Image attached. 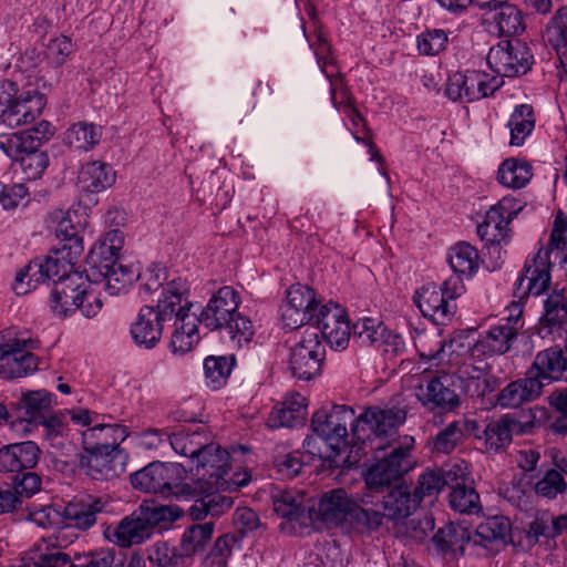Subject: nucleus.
<instances>
[{
	"instance_id": "f257e3e1",
	"label": "nucleus",
	"mask_w": 567,
	"mask_h": 567,
	"mask_svg": "<svg viewBox=\"0 0 567 567\" xmlns=\"http://www.w3.org/2000/svg\"><path fill=\"white\" fill-rule=\"evenodd\" d=\"M555 251L563 255L560 267L567 275V216L560 210L555 216L548 245L526 259L523 271L514 285L516 297L539 296L547 290L551 280L550 255Z\"/></svg>"
},
{
	"instance_id": "f03ea898",
	"label": "nucleus",
	"mask_w": 567,
	"mask_h": 567,
	"mask_svg": "<svg viewBox=\"0 0 567 567\" xmlns=\"http://www.w3.org/2000/svg\"><path fill=\"white\" fill-rule=\"evenodd\" d=\"M189 292V285L183 278H174L161 291L157 303L143 306L130 326V336L141 349H154L161 341L164 327L174 318V307L179 305L181 296Z\"/></svg>"
},
{
	"instance_id": "7ed1b4c3",
	"label": "nucleus",
	"mask_w": 567,
	"mask_h": 567,
	"mask_svg": "<svg viewBox=\"0 0 567 567\" xmlns=\"http://www.w3.org/2000/svg\"><path fill=\"white\" fill-rule=\"evenodd\" d=\"M406 413L398 406L380 408L369 406L359 416L352 427V439L360 443L358 451L363 454L380 452L391 449L396 444H404L394 441L399 427L405 422Z\"/></svg>"
},
{
	"instance_id": "20e7f679",
	"label": "nucleus",
	"mask_w": 567,
	"mask_h": 567,
	"mask_svg": "<svg viewBox=\"0 0 567 567\" xmlns=\"http://www.w3.org/2000/svg\"><path fill=\"white\" fill-rule=\"evenodd\" d=\"M370 504L369 496L352 497L344 489L338 488L322 496L318 509L326 523L375 530L381 526V515Z\"/></svg>"
},
{
	"instance_id": "39448f33",
	"label": "nucleus",
	"mask_w": 567,
	"mask_h": 567,
	"mask_svg": "<svg viewBox=\"0 0 567 567\" xmlns=\"http://www.w3.org/2000/svg\"><path fill=\"white\" fill-rule=\"evenodd\" d=\"M91 276L73 272L58 280L50 293L49 306L54 316L65 318L80 310L85 318H94L103 307L100 293L92 289Z\"/></svg>"
},
{
	"instance_id": "423d86ee",
	"label": "nucleus",
	"mask_w": 567,
	"mask_h": 567,
	"mask_svg": "<svg viewBox=\"0 0 567 567\" xmlns=\"http://www.w3.org/2000/svg\"><path fill=\"white\" fill-rule=\"evenodd\" d=\"M190 471L197 477L200 485H206L208 491H237L247 485L250 474L247 471H230V455L218 444L207 442L203 451L189 465Z\"/></svg>"
},
{
	"instance_id": "0eeeda50",
	"label": "nucleus",
	"mask_w": 567,
	"mask_h": 567,
	"mask_svg": "<svg viewBox=\"0 0 567 567\" xmlns=\"http://www.w3.org/2000/svg\"><path fill=\"white\" fill-rule=\"evenodd\" d=\"M185 468L178 463L155 461L131 474V484L135 489L145 493L162 494L164 496L178 495L193 496L188 485H184Z\"/></svg>"
},
{
	"instance_id": "6e6552de",
	"label": "nucleus",
	"mask_w": 567,
	"mask_h": 567,
	"mask_svg": "<svg viewBox=\"0 0 567 567\" xmlns=\"http://www.w3.org/2000/svg\"><path fill=\"white\" fill-rule=\"evenodd\" d=\"M357 423L355 412L347 405L321 408L311 420L313 433L326 441L332 452L338 453L341 445H346L351 429Z\"/></svg>"
},
{
	"instance_id": "1a4fd4ad",
	"label": "nucleus",
	"mask_w": 567,
	"mask_h": 567,
	"mask_svg": "<svg viewBox=\"0 0 567 567\" xmlns=\"http://www.w3.org/2000/svg\"><path fill=\"white\" fill-rule=\"evenodd\" d=\"M413 443V437L404 436V444L392 446L388 454L368 468L364 481L369 491L379 492L399 480L403 473L411 468L409 452Z\"/></svg>"
},
{
	"instance_id": "9d476101",
	"label": "nucleus",
	"mask_w": 567,
	"mask_h": 567,
	"mask_svg": "<svg viewBox=\"0 0 567 567\" xmlns=\"http://www.w3.org/2000/svg\"><path fill=\"white\" fill-rule=\"evenodd\" d=\"M28 343L11 329L0 332V378H23L38 369V358L28 350Z\"/></svg>"
},
{
	"instance_id": "9b49d317",
	"label": "nucleus",
	"mask_w": 567,
	"mask_h": 567,
	"mask_svg": "<svg viewBox=\"0 0 567 567\" xmlns=\"http://www.w3.org/2000/svg\"><path fill=\"white\" fill-rule=\"evenodd\" d=\"M508 315L492 324L481 333L476 347L483 354H504L524 328L523 307L518 302H512L507 307Z\"/></svg>"
},
{
	"instance_id": "f8f14e48",
	"label": "nucleus",
	"mask_w": 567,
	"mask_h": 567,
	"mask_svg": "<svg viewBox=\"0 0 567 567\" xmlns=\"http://www.w3.org/2000/svg\"><path fill=\"white\" fill-rule=\"evenodd\" d=\"M489 69L503 80L527 73L533 64V54L519 40H503L493 45L486 56Z\"/></svg>"
},
{
	"instance_id": "ddd939ff",
	"label": "nucleus",
	"mask_w": 567,
	"mask_h": 567,
	"mask_svg": "<svg viewBox=\"0 0 567 567\" xmlns=\"http://www.w3.org/2000/svg\"><path fill=\"white\" fill-rule=\"evenodd\" d=\"M503 83L501 78L484 71L466 70L449 76L445 94L454 102H474L493 95Z\"/></svg>"
},
{
	"instance_id": "4468645a",
	"label": "nucleus",
	"mask_w": 567,
	"mask_h": 567,
	"mask_svg": "<svg viewBox=\"0 0 567 567\" xmlns=\"http://www.w3.org/2000/svg\"><path fill=\"white\" fill-rule=\"evenodd\" d=\"M330 45L328 41L321 37L318 39V44L315 49V54L317 56V62L322 73L330 82V93L331 101L333 106L346 114V117L351 123L350 131L352 132L353 137L359 143H364V138L360 137L358 134L361 128L364 126V120L358 110L352 105L350 100L346 94L342 95L340 101L337 100V90L339 87H344L342 79L336 76L334 70H329V68L334 69L332 63V58L329 56Z\"/></svg>"
},
{
	"instance_id": "2eb2a0df",
	"label": "nucleus",
	"mask_w": 567,
	"mask_h": 567,
	"mask_svg": "<svg viewBox=\"0 0 567 567\" xmlns=\"http://www.w3.org/2000/svg\"><path fill=\"white\" fill-rule=\"evenodd\" d=\"M324 355L326 348L318 332L307 329L291 349L289 369L295 378L309 381L320 374Z\"/></svg>"
},
{
	"instance_id": "dca6fc26",
	"label": "nucleus",
	"mask_w": 567,
	"mask_h": 567,
	"mask_svg": "<svg viewBox=\"0 0 567 567\" xmlns=\"http://www.w3.org/2000/svg\"><path fill=\"white\" fill-rule=\"evenodd\" d=\"M312 321L332 350L343 351L348 348L351 326L341 306L333 302L320 306Z\"/></svg>"
},
{
	"instance_id": "f3484780",
	"label": "nucleus",
	"mask_w": 567,
	"mask_h": 567,
	"mask_svg": "<svg viewBox=\"0 0 567 567\" xmlns=\"http://www.w3.org/2000/svg\"><path fill=\"white\" fill-rule=\"evenodd\" d=\"M318 309L313 289L300 284L292 285L280 307V320L285 328L295 330L312 321Z\"/></svg>"
},
{
	"instance_id": "a211bd4d",
	"label": "nucleus",
	"mask_w": 567,
	"mask_h": 567,
	"mask_svg": "<svg viewBox=\"0 0 567 567\" xmlns=\"http://www.w3.org/2000/svg\"><path fill=\"white\" fill-rule=\"evenodd\" d=\"M192 302L188 300V293L181 296L179 305L174 307L175 313L173 322V332L171 336L169 348L174 354L183 355L189 352L198 342V316L190 312Z\"/></svg>"
},
{
	"instance_id": "6ab92c4d",
	"label": "nucleus",
	"mask_w": 567,
	"mask_h": 567,
	"mask_svg": "<svg viewBox=\"0 0 567 567\" xmlns=\"http://www.w3.org/2000/svg\"><path fill=\"white\" fill-rule=\"evenodd\" d=\"M53 394L47 390H34L23 393L17 404L18 415L10 421L12 431L29 434L34 425L42 419L44 412L52 406Z\"/></svg>"
},
{
	"instance_id": "aec40b11",
	"label": "nucleus",
	"mask_w": 567,
	"mask_h": 567,
	"mask_svg": "<svg viewBox=\"0 0 567 567\" xmlns=\"http://www.w3.org/2000/svg\"><path fill=\"white\" fill-rule=\"evenodd\" d=\"M80 464L86 474L96 481H109L120 476L126 466L127 455L120 447H107L93 452H85Z\"/></svg>"
},
{
	"instance_id": "412c9836",
	"label": "nucleus",
	"mask_w": 567,
	"mask_h": 567,
	"mask_svg": "<svg viewBox=\"0 0 567 567\" xmlns=\"http://www.w3.org/2000/svg\"><path fill=\"white\" fill-rule=\"evenodd\" d=\"M538 334L551 341H567V295L564 289L545 299Z\"/></svg>"
},
{
	"instance_id": "4be33fe9",
	"label": "nucleus",
	"mask_w": 567,
	"mask_h": 567,
	"mask_svg": "<svg viewBox=\"0 0 567 567\" xmlns=\"http://www.w3.org/2000/svg\"><path fill=\"white\" fill-rule=\"evenodd\" d=\"M239 295L234 288L221 287L209 299L198 319L210 330L221 329L239 313Z\"/></svg>"
},
{
	"instance_id": "5701e85b",
	"label": "nucleus",
	"mask_w": 567,
	"mask_h": 567,
	"mask_svg": "<svg viewBox=\"0 0 567 567\" xmlns=\"http://www.w3.org/2000/svg\"><path fill=\"white\" fill-rule=\"evenodd\" d=\"M454 385V372L442 371L425 385H419L415 395L417 400L429 409L441 408L444 410H453L460 403L458 396L453 389Z\"/></svg>"
},
{
	"instance_id": "b1692460",
	"label": "nucleus",
	"mask_w": 567,
	"mask_h": 567,
	"mask_svg": "<svg viewBox=\"0 0 567 567\" xmlns=\"http://www.w3.org/2000/svg\"><path fill=\"white\" fill-rule=\"evenodd\" d=\"M414 302L422 315L435 324H445L452 320L456 303L452 302L434 284L425 285L414 296Z\"/></svg>"
},
{
	"instance_id": "393cba45",
	"label": "nucleus",
	"mask_w": 567,
	"mask_h": 567,
	"mask_svg": "<svg viewBox=\"0 0 567 567\" xmlns=\"http://www.w3.org/2000/svg\"><path fill=\"white\" fill-rule=\"evenodd\" d=\"M52 220L56 237L64 243L62 247L80 256L84 249L80 234L87 224L86 215L81 209L59 210L52 215Z\"/></svg>"
},
{
	"instance_id": "a878e982",
	"label": "nucleus",
	"mask_w": 567,
	"mask_h": 567,
	"mask_svg": "<svg viewBox=\"0 0 567 567\" xmlns=\"http://www.w3.org/2000/svg\"><path fill=\"white\" fill-rule=\"evenodd\" d=\"M47 104L45 97L37 90H27L17 101L1 111V120L10 127L27 125L35 121Z\"/></svg>"
},
{
	"instance_id": "bb28decb",
	"label": "nucleus",
	"mask_w": 567,
	"mask_h": 567,
	"mask_svg": "<svg viewBox=\"0 0 567 567\" xmlns=\"http://www.w3.org/2000/svg\"><path fill=\"white\" fill-rule=\"evenodd\" d=\"M544 386L553 381L567 382V352L559 347H550L538 352L528 370Z\"/></svg>"
},
{
	"instance_id": "cd10ccee",
	"label": "nucleus",
	"mask_w": 567,
	"mask_h": 567,
	"mask_svg": "<svg viewBox=\"0 0 567 567\" xmlns=\"http://www.w3.org/2000/svg\"><path fill=\"white\" fill-rule=\"evenodd\" d=\"M41 450L33 441H24L0 449V472L17 474L32 470L39 463Z\"/></svg>"
},
{
	"instance_id": "c85d7f7f",
	"label": "nucleus",
	"mask_w": 567,
	"mask_h": 567,
	"mask_svg": "<svg viewBox=\"0 0 567 567\" xmlns=\"http://www.w3.org/2000/svg\"><path fill=\"white\" fill-rule=\"evenodd\" d=\"M306 415L307 399L300 393H290L272 408L266 424L271 430L293 429L303 425Z\"/></svg>"
},
{
	"instance_id": "c756f323",
	"label": "nucleus",
	"mask_w": 567,
	"mask_h": 567,
	"mask_svg": "<svg viewBox=\"0 0 567 567\" xmlns=\"http://www.w3.org/2000/svg\"><path fill=\"white\" fill-rule=\"evenodd\" d=\"M111 416H102V420ZM128 436L126 426L117 423L96 422L81 433L84 452H93L107 447H120V444Z\"/></svg>"
},
{
	"instance_id": "7c9ffc66",
	"label": "nucleus",
	"mask_w": 567,
	"mask_h": 567,
	"mask_svg": "<svg viewBox=\"0 0 567 567\" xmlns=\"http://www.w3.org/2000/svg\"><path fill=\"white\" fill-rule=\"evenodd\" d=\"M463 391L470 396H484L495 389V379L486 364H474L472 361L463 362L454 372Z\"/></svg>"
},
{
	"instance_id": "2f4dec72",
	"label": "nucleus",
	"mask_w": 567,
	"mask_h": 567,
	"mask_svg": "<svg viewBox=\"0 0 567 567\" xmlns=\"http://www.w3.org/2000/svg\"><path fill=\"white\" fill-rule=\"evenodd\" d=\"M43 439L56 455H70L75 450L66 414H53L41 420Z\"/></svg>"
},
{
	"instance_id": "473e14b6",
	"label": "nucleus",
	"mask_w": 567,
	"mask_h": 567,
	"mask_svg": "<svg viewBox=\"0 0 567 567\" xmlns=\"http://www.w3.org/2000/svg\"><path fill=\"white\" fill-rule=\"evenodd\" d=\"M419 502L414 494H411L408 486H398L385 495L380 504L371 501L370 506L379 509L381 524L384 518L399 519L410 516L417 507Z\"/></svg>"
},
{
	"instance_id": "72a5a7b5",
	"label": "nucleus",
	"mask_w": 567,
	"mask_h": 567,
	"mask_svg": "<svg viewBox=\"0 0 567 567\" xmlns=\"http://www.w3.org/2000/svg\"><path fill=\"white\" fill-rule=\"evenodd\" d=\"M154 530V523L143 513H133L125 517L114 529L112 540L121 547H130L148 539Z\"/></svg>"
},
{
	"instance_id": "f704fd0d",
	"label": "nucleus",
	"mask_w": 567,
	"mask_h": 567,
	"mask_svg": "<svg viewBox=\"0 0 567 567\" xmlns=\"http://www.w3.org/2000/svg\"><path fill=\"white\" fill-rule=\"evenodd\" d=\"M542 392V381L527 372L526 378L511 382L498 393L497 403L502 408H518L525 402L536 400Z\"/></svg>"
},
{
	"instance_id": "c9c22d12",
	"label": "nucleus",
	"mask_w": 567,
	"mask_h": 567,
	"mask_svg": "<svg viewBox=\"0 0 567 567\" xmlns=\"http://www.w3.org/2000/svg\"><path fill=\"white\" fill-rule=\"evenodd\" d=\"M509 223L491 207L484 219L477 224L476 233L478 237L486 243V246L491 254L497 255V259H501V243L505 241L508 237Z\"/></svg>"
},
{
	"instance_id": "e433bc0d",
	"label": "nucleus",
	"mask_w": 567,
	"mask_h": 567,
	"mask_svg": "<svg viewBox=\"0 0 567 567\" xmlns=\"http://www.w3.org/2000/svg\"><path fill=\"white\" fill-rule=\"evenodd\" d=\"M105 503L101 498L70 502L62 516L66 527L86 530L96 523V515L104 511Z\"/></svg>"
},
{
	"instance_id": "4c0bfd02",
	"label": "nucleus",
	"mask_w": 567,
	"mask_h": 567,
	"mask_svg": "<svg viewBox=\"0 0 567 567\" xmlns=\"http://www.w3.org/2000/svg\"><path fill=\"white\" fill-rule=\"evenodd\" d=\"M208 441L209 439L203 427H183L171 433L169 447L176 454L187 458L188 465H190Z\"/></svg>"
},
{
	"instance_id": "58836bf2",
	"label": "nucleus",
	"mask_w": 567,
	"mask_h": 567,
	"mask_svg": "<svg viewBox=\"0 0 567 567\" xmlns=\"http://www.w3.org/2000/svg\"><path fill=\"white\" fill-rule=\"evenodd\" d=\"M78 257L73 255L72 250L63 247L50 251L45 257H39L44 282L51 280L55 285L58 280H63L73 275L75 272L73 267Z\"/></svg>"
},
{
	"instance_id": "ea45409f",
	"label": "nucleus",
	"mask_w": 567,
	"mask_h": 567,
	"mask_svg": "<svg viewBox=\"0 0 567 567\" xmlns=\"http://www.w3.org/2000/svg\"><path fill=\"white\" fill-rule=\"evenodd\" d=\"M115 182V172L112 166L93 161L82 166L79 183L82 189L90 193H100L111 187Z\"/></svg>"
},
{
	"instance_id": "a19ab883",
	"label": "nucleus",
	"mask_w": 567,
	"mask_h": 567,
	"mask_svg": "<svg viewBox=\"0 0 567 567\" xmlns=\"http://www.w3.org/2000/svg\"><path fill=\"white\" fill-rule=\"evenodd\" d=\"M104 282V289L111 296H117L125 292L127 288L138 279L140 274L132 267L122 265L121 262H109L102 266L97 271Z\"/></svg>"
},
{
	"instance_id": "79ce46f5",
	"label": "nucleus",
	"mask_w": 567,
	"mask_h": 567,
	"mask_svg": "<svg viewBox=\"0 0 567 567\" xmlns=\"http://www.w3.org/2000/svg\"><path fill=\"white\" fill-rule=\"evenodd\" d=\"M519 430V423L508 415L488 423L484 430L486 449L492 452H499L511 443L513 433Z\"/></svg>"
},
{
	"instance_id": "37998d69",
	"label": "nucleus",
	"mask_w": 567,
	"mask_h": 567,
	"mask_svg": "<svg viewBox=\"0 0 567 567\" xmlns=\"http://www.w3.org/2000/svg\"><path fill=\"white\" fill-rule=\"evenodd\" d=\"M447 260L454 274L466 278L475 275L480 267L477 249L468 243L461 241L450 248Z\"/></svg>"
},
{
	"instance_id": "c03bdc74",
	"label": "nucleus",
	"mask_w": 567,
	"mask_h": 567,
	"mask_svg": "<svg viewBox=\"0 0 567 567\" xmlns=\"http://www.w3.org/2000/svg\"><path fill=\"white\" fill-rule=\"evenodd\" d=\"M474 424L473 421L465 419L451 422L433 437L432 450L443 454L452 453Z\"/></svg>"
},
{
	"instance_id": "a18cd8bd",
	"label": "nucleus",
	"mask_w": 567,
	"mask_h": 567,
	"mask_svg": "<svg viewBox=\"0 0 567 567\" xmlns=\"http://www.w3.org/2000/svg\"><path fill=\"white\" fill-rule=\"evenodd\" d=\"M512 146H522L535 128L534 110L529 104L515 106L507 122Z\"/></svg>"
},
{
	"instance_id": "49530a36",
	"label": "nucleus",
	"mask_w": 567,
	"mask_h": 567,
	"mask_svg": "<svg viewBox=\"0 0 567 567\" xmlns=\"http://www.w3.org/2000/svg\"><path fill=\"white\" fill-rule=\"evenodd\" d=\"M102 127L94 123L79 122L69 127L64 135L65 144L75 150L87 152L100 143Z\"/></svg>"
},
{
	"instance_id": "de8ad7c7",
	"label": "nucleus",
	"mask_w": 567,
	"mask_h": 567,
	"mask_svg": "<svg viewBox=\"0 0 567 567\" xmlns=\"http://www.w3.org/2000/svg\"><path fill=\"white\" fill-rule=\"evenodd\" d=\"M509 529L511 524L506 517H489L478 524L474 534H472V543L474 545L487 547V545L491 543L505 542L509 534Z\"/></svg>"
},
{
	"instance_id": "09e8293b",
	"label": "nucleus",
	"mask_w": 567,
	"mask_h": 567,
	"mask_svg": "<svg viewBox=\"0 0 567 567\" xmlns=\"http://www.w3.org/2000/svg\"><path fill=\"white\" fill-rule=\"evenodd\" d=\"M532 167L526 161L507 158L497 172L498 182L508 188L518 189L527 185L530 181Z\"/></svg>"
},
{
	"instance_id": "8fccbe9b",
	"label": "nucleus",
	"mask_w": 567,
	"mask_h": 567,
	"mask_svg": "<svg viewBox=\"0 0 567 567\" xmlns=\"http://www.w3.org/2000/svg\"><path fill=\"white\" fill-rule=\"evenodd\" d=\"M497 8L493 22L498 35L514 37L525 30L523 13L516 6L507 1Z\"/></svg>"
},
{
	"instance_id": "3c124183",
	"label": "nucleus",
	"mask_w": 567,
	"mask_h": 567,
	"mask_svg": "<svg viewBox=\"0 0 567 567\" xmlns=\"http://www.w3.org/2000/svg\"><path fill=\"white\" fill-rule=\"evenodd\" d=\"M214 533V523L194 524L187 527L181 539V549L187 554L192 561V557L203 550L212 539Z\"/></svg>"
},
{
	"instance_id": "603ef678",
	"label": "nucleus",
	"mask_w": 567,
	"mask_h": 567,
	"mask_svg": "<svg viewBox=\"0 0 567 567\" xmlns=\"http://www.w3.org/2000/svg\"><path fill=\"white\" fill-rule=\"evenodd\" d=\"M148 559L157 567H189L190 565L187 554L166 542L155 543L148 549Z\"/></svg>"
},
{
	"instance_id": "864d4df0",
	"label": "nucleus",
	"mask_w": 567,
	"mask_h": 567,
	"mask_svg": "<svg viewBox=\"0 0 567 567\" xmlns=\"http://www.w3.org/2000/svg\"><path fill=\"white\" fill-rule=\"evenodd\" d=\"M233 357H208L204 361V374L207 386L213 390L223 388L234 368Z\"/></svg>"
},
{
	"instance_id": "5fc2aeb1",
	"label": "nucleus",
	"mask_w": 567,
	"mask_h": 567,
	"mask_svg": "<svg viewBox=\"0 0 567 567\" xmlns=\"http://www.w3.org/2000/svg\"><path fill=\"white\" fill-rule=\"evenodd\" d=\"M433 540L442 551H464L465 545L472 543V534L463 526L450 525L447 528L439 529Z\"/></svg>"
},
{
	"instance_id": "6e6d98bb",
	"label": "nucleus",
	"mask_w": 567,
	"mask_h": 567,
	"mask_svg": "<svg viewBox=\"0 0 567 567\" xmlns=\"http://www.w3.org/2000/svg\"><path fill=\"white\" fill-rule=\"evenodd\" d=\"M545 39L564 63L567 49V6L559 9L551 18L550 24L546 29Z\"/></svg>"
},
{
	"instance_id": "4d7b16f0",
	"label": "nucleus",
	"mask_w": 567,
	"mask_h": 567,
	"mask_svg": "<svg viewBox=\"0 0 567 567\" xmlns=\"http://www.w3.org/2000/svg\"><path fill=\"white\" fill-rule=\"evenodd\" d=\"M305 496L292 491H285L274 496L275 512L288 520H299L306 516Z\"/></svg>"
},
{
	"instance_id": "13d9d810",
	"label": "nucleus",
	"mask_w": 567,
	"mask_h": 567,
	"mask_svg": "<svg viewBox=\"0 0 567 567\" xmlns=\"http://www.w3.org/2000/svg\"><path fill=\"white\" fill-rule=\"evenodd\" d=\"M43 282L41 262L35 258L17 271L12 289L18 296H23Z\"/></svg>"
},
{
	"instance_id": "bf43d9fd",
	"label": "nucleus",
	"mask_w": 567,
	"mask_h": 567,
	"mask_svg": "<svg viewBox=\"0 0 567 567\" xmlns=\"http://www.w3.org/2000/svg\"><path fill=\"white\" fill-rule=\"evenodd\" d=\"M449 43V34L443 29H431L416 37V49L421 55L433 56L443 52Z\"/></svg>"
},
{
	"instance_id": "052dcab7",
	"label": "nucleus",
	"mask_w": 567,
	"mask_h": 567,
	"mask_svg": "<svg viewBox=\"0 0 567 567\" xmlns=\"http://www.w3.org/2000/svg\"><path fill=\"white\" fill-rule=\"evenodd\" d=\"M353 337L362 344H374L383 341L386 334V328L374 318H361L351 328Z\"/></svg>"
},
{
	"instance_id": "680f3d73",
	"label": "nucleus",
	"mask_w": 567,
	"mask_h": 567,
	"mask_svg": "<svg viewBox=\"0 0 567 567\" xmlns=\"http://www.w3.org/2000/svg\"><path fill=\"white\" fill-rule=\"evenodd\" d=\"M450 505L460 513L473 514L480 509V496L472 483L457 485L450 494Z\"/></svg>"
},
{
	"instance_id": "e2e57ef3",
	"label": "nucleus",
	"mask_w": 567,
	"mask_h": 567,
	"mask_svg": "<svg viewBox=\"0 0 567 567\" xmlns=\"http://www.w3.org/2000/svg\"><path fill=\"white\" fill-rule=\"evenodd\" d=\"M563 473H567V463L559 465V471L554 468L547 471L543 478L536 483V493L549 499L561 494L567 487Z\"/></svg>"
},
{
	"instance_id": "0e129e2a",
	"label": "nucleus",
	"mask_w": 567,
	"mask_h": 567,
	"mask_svg": "<svg viewBox=\"0 0 567 567\" xmlns=\"http://www.w3.org/2000/svg\"><path fill=\"white\" fill-rule=\"evenodd\" d=\"M74 52V44L66 35L53 38L47 44L45 58L53 66L63 65Z\"/></svg>"
},
{
	"instance_id": "69168bd1",
	"label": "nucleus",
	"mask_w": 567,
	"mask_h": 567,
	"mask_svg": "<svg viewBox=\"0 0 567 567\" xmlns=\"http://www.w3.org/2000/svg\"><path fill=\"white\" fill-rule=\"evenodd\" d=\"M224 328L227 329L233 342L239 347L249 343L255 334L251 320L240 313H237Z\"/></svg>"
},
{
	"instance_id": "338daca9",
	"label": "nucleus",
	"mask_w": 567,
	"mask_h": 567,
	"mask_svg": "<svg viewBox=\"0 0 567 567\" xmlns=\"http://www.w3.org/2000/svg\"><path fill=\"white\" fill-rule=\"evenodd\" d=\"M443 486L444 480L440 476L439 472L426 471L420 475L413 494L420 504L424 497L436 496Z\"/></svg>"
},
{
	"instance_id": "774afa93",
	"label": "nucleus",
	"mask_w": 567,
	"mask_h": 567,
	"mask_svg": "<svg viewBox=\"0 0 567 567\" xmlns=\"http://www.w3.org/2000/svg\"><path fill=\"white\" fill-rule=\"evenodd\" d=\"M439 474L444 480V485L450 486L451 489L457 487V485L473 483L470 476L468 464L465 461L446 464L439 471Z\"/></svg>"
}]
</instances>
